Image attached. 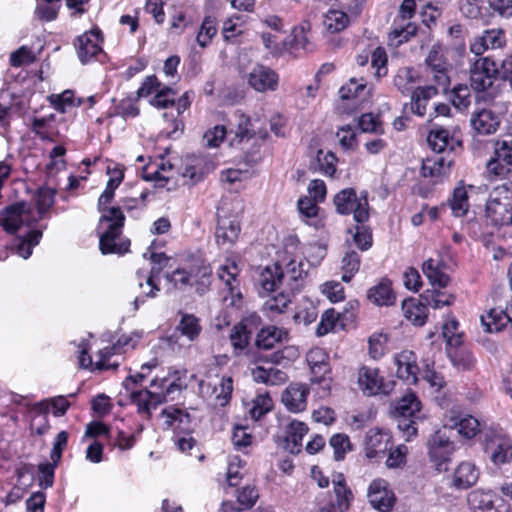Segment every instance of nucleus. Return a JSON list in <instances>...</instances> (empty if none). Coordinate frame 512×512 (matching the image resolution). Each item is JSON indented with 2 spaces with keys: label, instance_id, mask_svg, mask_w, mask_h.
I'll use <instances>...</instances> for the list:
<instances>
[{
  "label": "nucleus",
  "instance_id": "1",
  "mask_svg": "<svg viewBox=\"0 0 512 512\" xmlns=\"http://www.w3.org/2000/svg\"><path fill=\"white\" fill-rule=\"evenodd\" d=\"M499 80V65L491 57H480L470 65L469 81L474 91L485 92L490 98H494L498 92Z\"/></svg>",
  "mask_w": 512,
  "mask_h": 512
},
{
  "label": "nucleus",
  "instance_id": "2",
  "mask_svg": "<svg viewBox=\"0 0 512 512\" xmlns=\"http://www.w3.org/2000/svg\"><path fill=\"white\" fill-rule=\"evenodd\" d=\"M125 216L120 207H110L107 213H104L100 222L109 223L107 230L101 234L99 239V249L102 254H124L129 250L130 241L124 240L120 243L116 239L121 235Z\"/></svg>",
  "mask_w": 512,
  "mask_h": 512
},
{
  "label": "nucleus",
  "instance_id": "3",
  "mask_svg": "<svg viewBox=\"0 0 512 512\" xmlns=\"http://www.w3.org/2000/svg\"><path fill=\"white\" fill-rule=\"evenodd\" d=\"M336 211L342 215L353 214L357 223H364L369 219V204L367 192L357 196L355 189L346 188L338 192L333 199Z\"/></svg>",
  "mask_w": 512,
  "mask_h": 512
},
{
  "label": "nucleus",
  "instance_id": "4",
  "mask_svg": "<svg viewBox=\"0 0 512 512\" xmlns=\"http://www.w3.org/2000/svg\"><path fill=\"white\" fill-rule=\"evenodd\" d=\"M428 455L430 461L435 465L439 472H446L448 470V463L451 461V456L455 451L453 442L450 441L449 436L445 431H436L431 435L427 441Z\"/></svg>",
  "mask_w": 512,
  "mask_h": 512
},
{
  "label": "nucleus",
  "instance_id": "5",
  "mask_svg": "<svg viewBox=\"0 0 512 512\" xmlns=\"http://www.w3.org/2000/svg\"><path fill=\"white\" fill-rule=\"evenodd\" d=\"M486 224L495 228L505 225H512V200L505 196L503 198L490 195L485 206Z\"/></svg>",
  "mask_w": 512,
  "mask_h": 512
},
{
  "label": "nucleus",
  "instance_id": "6",
  "mask_svg": "<svg viewBox=\"0 0 512 512\" xmlns=\"http://www.w3.org/2000/svg\"><path fill=\"white\" fill-rule=\"evenodd\" d=\"M484 452L494 465H502L512 460V443L501 434H485Z\"/></svg>",
  "mask_w": 512,
  "mask_h": 512
},
{
  "label": "nucleus",
  "instance_id": "7",
  "mask_svg": "<svg viewBox=\"0 0 512 512\" xmlns=\"http://www.w3.org/2000/svg\"><path fill=\"white\" fill-rule=\"evenodd\" d=\"M487 170L497 177H505L512 172V141L496 142L494 157L488 161Z\"/></svg>",
  "mask_w": 512,
  "mask_h": 512
},
{
  "label": "nucleus",
  "instance_id": "8",
  "mask_svg": "<svg viewBox=\"0 0 512 512\" xmlns=\"http://www.w3.org/2000/svg\"><path fill=\"white\" fill-rule=\"evenodd\" d=\"M103 42L102 32L94 28L77 37V55L79 60L86 64L92 58L102 52L101 43Z\"/></svg>",
  "mask_w": 512,
  "mask_h": 512
},
{
  "label": "nucleus",
  "instance_id": "9",
  "mask_svg": "<svg viewBox=\"0 0 512 512\" xmlns=\"http://www.w3.org/2000/svg\"><path fill=\"white\" fill-rule=\"evenodd\" d=\"M368 499L373 508L380 512H390L394 502V493L387 488L386 481L377 479L368 488Z\"/></svg>",
  "mask_w": 512,
  "mask_h": 512
},
{
  "label": "nucleus",
  "instance_id": "10",
  "mask_svg": "<svg viewBox=\"0 0 512 512\" xmlns=\"http://www.w3.org/2000/svg\"><path fill=\"white\" fill-rule=\"evenodd\" d=\"M248 83L257 92L275 91L278 75L270 67L258 64L249 72Z\"/></svg>",
  "mask_w": 512,
  "mask_h": 512
},
{
  "label": "nucleus",
  "instance_id": "11",
  "mask_svg": "<svg viewBox=\"0 0 512 512\" xmlns=\"http://www.w3.org/2000/svg\"><path fill=\"white\" fill-rule=\"evenodd\" d=\"M26 202H16L3 209L0 217V224L9 234H15L24 224L23 215L30 213Z\"/></svg>",
  "mask_w": 512,
  "mask_h": 512
},
{
  "label": "nucleus",
  "instance_id": "12",
  "mask_svg": "<svg viewBox=\"0 0 512 512\" xmlns=\"http://www.w3.org/2000/svg\"><path fill=\"white\" fill-rule=\"evenodd\" d=\"M308 394L305 384L292 383L283 392L281 400L289 411L297 413L306 409Z\"/></svg>",
  "mask_w": 512,
  "mask_h": 512
},
{
  "label": "nucleus",
  "instance_id": "13",
  "mask_svg": "<svg viewBox=\"0 0 512 512\" xmlns=\"http://www.w3.org/2000/svg\"><path fill=\"white\" fill-rule=\"evenodd\" d=\"M425 63L431 69L434 82L444 90L447 89L450 84V78L448 76V64L438 49L435 47L431 48Z\"/></svg>",
  "mask_w": 512,
  "mask_h": 512
},
{
  "label": "nucleus",
  "instance_id": "14",
  "mask_svg": "<svg viewBox=\"0 0 512 512\" xmlns=\"http://www.w3.org/2000/svg\"><path fill=\"white\" fill-rule=\"evenodd\" d=\"M470 123L477 133L489 135L499 128L500 116L490 109H481L472 114Z\"/></svg>",
  "mask_w": 512,
  "mask_h": 512
},
{
  "label": "nucleus",
  "instance_id": "15",
  "mask_svg": "<svg viewBox=\"0 0 512 512\" xmlns=\"http://www.w3.org/2000/svg\"><path fill=\"white\" fill-rule=\"evenodd\" d=\"M507 323L512 324V300L509 307L492 308L486 316H481V324L489 333L501 331Z\"/></svg>",
  "mask_w": 512,
  "mask_h": 512
},
{
  "label": "nucleus",
  "instance_id": "16",
  "mask_svg": "<svg viewBox=\"0 0 512 512\" xmlns=\"http://www.w3.org/2000/svg\"><path fill=\"white\" fill-rule=\"evenodd\" d=\"M505 43L504 33L500 29L485 30L481 36L475 38L470 46L475 55L483 54L487 49L500 48Z\"/></svg>",
  "mask_w": 512,
  "mask_h": 512
},
{
  "label": "nucleus",
  "instance_id": "17",
  "mask_svg": "<svg viewBox=\"0 0 512 512\" xmlns=\"http://www.w3.org/2000/svg\"><path fill=\"white\" fill-rule=\"evenodd\" d=\"M479 478V470L477 467L469 461L460 463L453 474V486L457 489H468L476 482Z\"/></svg>",
  "mask_w": 512,
  "mask_h": 512
},
{
  "label": "nucleus",
  "instance_id": "18",
  "mask_svg": "<svg viewBox=\"0 0 512 512\" xmlns=\"http://www.w3.org/2000/svg\"><path fill=\"white\" fill-rule=\"evenodd\" d=\"M240 233V224L236 220H219L215 232L216 242L221 247H230L238 239Z\"/></svg>",
  "mask_w": 512,
  "mask_h": 512
},
{
  "label": "nucleus",
  "instance_id": "19",
  "mask_svg": "<svg viewBox=\"0 0 512 512\" xmlns=\"http://www.w3.org/2000/svg\"><path fill=\"white\" fill-rule=\"evenodd\" d=\"M308 432L305 423L292 421L288 424L285 436V449L291 454H298L301 451L303 436Z\"/></svg>",
  "mask_w": 512,
  "mask_h": 512
},
{
  "label": "nucleus",
  "instance_id": "20",
  "mask_svg": "<svg viewBox=\"0 0 512 512\" xmlns=\"http://www.w3.org/2000/svg\"><path fill=\"white\" fill-rule=\"evenodd\" d=\"M402 310L405 318L412 324L416 326H422L425 324L428 316V309L425 301L422 300L420 302L413 298L403 300Z\"/></svg>",
  "mask_w": 512,
  "mask_h": 512
},
{
  "label": "nucleus",
  "instance_id": "21",
  "mask_svg": "<svg viewBox=\"0 0 512 512\" xmlns=\"http://www.w3.org/2000/svg\"><path fill=\"white\" fill-rule=\"evenodd\" d=\"M452 164V159L443 154H437L426 158L421 167V173L424 177H435L445 175Z\"/></svg>",
  "mask_w": 512,
  "mask_h": 512
},
{
  "label": "nucleus",
  "instance_id": "22",
  "mask_svg": "<svg viewBox=\"0 0 512 512\" xmlns=\"http://www.w3.org/2000/svg\"><path fill=\"white\" fill-rule=\"evenodd\" d=\"M358 382L368 395H376L379 392L386 393L382 386V378L375 368L362 367L359 371Z\"/></svg>",
  "mask_w": 512,
  "mask_h": 512
},
{
  "label": "nucleus",
  "instance_id": "23",
  "mask_svg": "<svg viewBox=\"0 0 512 512\" xmlns=\"http://www.w3.org/2000/svg\"><path fill=\"white\" fill-rule=\"evenodd\" d=\"M287 338V332L276 326L262 328L256 337L255 345L259 349L270 350L276 343H281Z\"/></svg>",
  "mask_w": 512,
  "mask_h": 512
},
{
  "label": "nucleus",
  "instance_id": "24",
  "mask_svg": "<svg viewBox=\"0 0 512 512\" xmlns=\"http://www.w3.org/2000/svg\"><path fill=\"white\" fill-rule=\"evenodd\" d=\"M429 147L437 154H443L447 148L453 150V138L447 129L435 127L431 129L427 137Z\"/></svg>",
  "mask_w": 512,
  "mask_h": 512
},
{
  "label": "nucleus",
  "instance_id": "25",
  "mask_svg": "<svg viewBox=\"0 0 512 512\" xmlns=\"http://www.w3.org/2000/svg\"><path fill=\"white\" fill-rule=\"evenodd\" d=\"M437 93V88L432 85L416 88L411 95L412 112L418 116H424L428 101Z\"/></svg>",
  "mask_w": 512,
  "mask_h": 512
},
{
  "label": "nucleus",
  "instance_id": "26",
  "mask_svg": "<svg viewBox=\"0 0 512 512\" xmlns=\"http://www.w3.org/2000/svg\"><path fill=\"white\" fill-rule=\"evenodd\" d=\"M367 296L372 303L378 306L392 305L395 301V295L389 280H382L378 285L370 288Z\"/></svg>",
  "mask_w": 512,
  "mask_h": 512
},
{
  "label": "nucleus",
  "instance_id": "27",
  "mask_svg": "<svg viewBox=\"0 0 512 512\" xmlns=\"http://www.w3.org/2000/svg\"><path fill=\"white\" fill-rule=\"evenodd\" d=\"M327 359V354L321 348L311 349L307 353V362L310 366L313 377L330 373V367Z\"/></svg>",
  "mask_w": 512,
  "mask_h": 512
},
{
  "label": "nucleus",
  "instance_id": "28",
  "mask_svg": "<svg viewBox=\"0 0 512 512\" xmlns=\"http://www.w3.org/2000/svg\"><path fill=\"white\" fill-rule=\"evenodd\" d=\"M162 415L166 417L165 422L168 426H174L178 423V429L182 431L189 430L188 426L191 423V416L189 413L175 407H169L162 411Z\"/></svg>",
  "mask_w": 512,
  "mask_h": 512
},
{
  "label": "nucleus",
  "instance_id": "29",
  "mask_svg": "<svg viewBox=\"0 0 512 512\" xmlns=\"http://www.w3.org/2000/svg\"><path fill=\"white\" fill-rule=\"evenodd\" d=\"M421 404L414 393L404 395L395 405V415L416 416L420 412Z\"/></svg>",
  "mask_w": 512,
  "mask_h": 512
},
{
  "label": "nucleus",
  "instance_id": "30",
  "mask_svg": "<svg viewBox=\"0 0 512 512\" xmlns=\"http://www.w3.org/2000/svg\"><path fill=\"white\" fill-rule=\"evenodd\" d=\"M56 190L50 187L38 188L35 200L39 218H44L49 209L54 205Z\"/></svg>",
  "mask_w": 512,
  "mask_h": 512
},
{
  "label": "nucleus",
  "instance_id": "31",
  "mask_svg": "<svg viewBox=\"0 0 512 512\" xmlns=\"http://www.w3.org/2000/svg\"><path fill=\"white\" fill-rule=\"evenodd\" d=\"M467 501L473 512H485L494 503L493 494L490 491L484 492L482 490L470 492Z\"/></svg>",
  "mask_w": 512,
  "mask_h": 512
},
{
  "label": "nucleus",
  "instance_id": "32",
  "mask_svg": "<svg viewBox=\"0 0 512 512\" xmlns=\"http://www.w3.org/2000/svg\"><path fill=\"white\" fill-rule=\"evenodd\" d=\"M448 202L454 216H464L469 207L466 189L463 186L456 187L453 191L452 198L449 199Z\"/></svg>",
  "mask_w": 512,
  "mask_h": 512
},
{
  "label": "nucleus",
  "instance_id": "33",
  "mask_svg": "<svg viewBox=\"0 0 512 512\" xmlns=\"http://www.w3.org/2000/svg\"><path fill=\"white\" fill-rule=\"evenodd\" d=\"M284 275L278 264L267 267L261 275V285L265 291L272 292L282 282Z\"/></svg>",
  "mask_w": 512,
  "mask_h": 512
},
{
  "label": "nucleus",
  "instance_id": "34",
  "mask_svg": "<svg viewBox=\"0 0 512 512\" xmlns=\"http://www.w3.org/2000/svg\"><path fill=\"white\" fill-rule=\"evenodd\" d=\"M250 335L251 331L248 330L244 321L235 325L230 333V341L234 349L243 351L249 344Z\"/></svg>",
  "mask_w": 512,
  "mask_h": 512
},
{
  "label": "nucleus",
  "instance_id": "35",
  "mask_svg": "<svg viewBox=\"0 0 512 512\" xmlns=\"http://www.w3.org/2000/svg\"><path fill=\"white\" fill-rule=\"evenodd\" d=\"M177 329L191 341L198 338L201 332L199 320L193 314H183Z\"/></svg>",
  "mask_w": 512,
  "mask_h": 512
},
{
  "label": "nucleus",
  "instance_id": "36",
  "mask_svg": "<svg viewBox=\"0 0 512 512\" xmlns=\"http://www.w3.org/2000/svg\"><path fill=\"white\" fill-rule=\"evenodd\" d=\"M397 365L396 374L397 377L410 383H416L417 381V365L410 362L405 355L395 358Z\"/></svg>",
  "mask_w": 512,
  "mask_h": 512
},
{
  "label": "nucleus",
  "instance_id": "37",
  "mask_svg": "<svg viewBox=\"0 0 512 512\" xmlns=\"http://www.w3.org/2000/svg\"><path fill=\"white\" fill-rule=\"evenodd\" d=\"M216 18L212 16H206L199 28L196 40L199 46L205 48L211 42L212 38L217 33Z\"/></svg>",
  "mask_w": 512,
  "mask_h": 512
},
{
  "label": "nucleus",
  "instance_id": "38",
  "mask_svg": "<svg viewBox=\"0 0 512 512\" xmlns=\"http://www.w3.org/2000/svg\"><path fill=\"white\" fill-rule=\"evenodd\" d=\"M416 82L414 70L409 67L398 69L393 79L394 86L402 93L406 94L411 91L412 85Z\"/></svg>",
  "mask_w": 512,
  "mask_h": 512
},
{
  "label": "nucleus",
  "instance_id": "39",
  "mask_svg": "<svg viewBox=\"0 0 512 512\" xmlns=\"http://www.w3.org/2000/svg\"><path fill=\"white\" fill-rule=\"evenodd\" d=\"M41 237V230H32L28 232V234L24 238L20 239L17 245L18 255L21 256L23 259L29 258L32 254L33 247L39 244Z\"/></svg>",
  "mask_w": 512,
  "mask_h": 512
},
{
  "label": "nucleus",
  "instance_id": "40",
  "mask_svg": "<svg viewBox=\"0 0 512 512\" xmlns=\"http://www.w3.org/2000/svg\"><path fill=\"white\" fill-rule=\"evenodd\" d=\"M348 21L349 18L346 13L331 10L326 14L323 24L329 32L336 33L345 29L348 25Z\"/></svg>",
  "mask_w": 512,
  "mask_h": 512
},
{
  "label": "nucleus",
  "instance_id": "41",
  "mask_svg": "<svg viewBox=\"0 0 512 512\" xmlns=\"http://www.w3.org/2000/svg\"><path fill=\"white\" fill-rule=\"evenodd\" d=\"M359 268L360 257L358 253L353 250L346 252L342 259V280L344 282H349Z\"/></svg>",
  "mask_w": 512,
  "mask_h": 512
},
{
  "label": "nucleus",
  "instance_id": "42",
  "mask_svg": "<svg viewBox=\"0 0 512 512\" xmlns=\"http://www.w3.org/2000/svg\"><path fill=\"white\" fill-rule=\"evenodd\" d=\"M273 408V401L271 397L265 394H259L253 400V406L250 409V415L254 420H259L263 415L271 411Z\"/></svg>",
  "mask_w": 512,
  "mask_h": 512
},
{
  "label": "nucleus",
  "instance_id": "43",
  "mask_svg": "<svg viewBox=\"0 0 512 512\" xmlns=\"http://www.w3.org/2000/svg\"><path fill=\"white\" fill-rule=\"evenodd\" d=\"M259 498L257 489L254 486L243 487L237 495V502L241 506L239 510L252 508Z\"/></svg>",
  "mask_w": 512,
  "mask_h": 512
},
{
  "label": "nucleus",
  "instance_id": "44",
  "mask_svg": "<svg viewBox=\"0 0 512 512\" xmlns=\"http://www.w3.org/2000/svg\"><path fill=\"white\" fill-rule=\"evenodd\" d=\"M36 61V57L27 46H21L10 55V65L13 67H21L29 65Z\"/></svg>",
  "mask_w": 512,
  "mask_h": 512
},
{
  "label": "nucleus",
  "instance_id": "45",
  "mask_svg": "<svg viewBox=\"0 0 512 512\" xmlns=\"http://www.w3.org/2000/svg\"><path fill=\"white\" fill-rule=\"evenodd\" d=\"M358 126L365 133H383L382 123L378 116L372 113L363 114L358 121Z\"/></svg>",
  "mask_w": 512,
  "mask_h": 512
},
{
  "label": "nucleus",
  "instance_id": "46",
  "mask_svg": "<svg viewBox=\"0 0 512 512\" xmlns=\"http://www.w3.org/2000/svg\"><path fill=\"white\" fill-rule=\"evenodd\" d=\"M334 450V459L340 461L344 459L347 450L350 449L349 438L345 434H335L329 441Z\"/></svg>",
  "mask_w": 512,
  "mask_h": 512
},
{
  "label": "nucleus",
  "instance_id": "47",
  "mask_svg": "<svg viewBox=\"0 0 512 512\" xmlns=\"http://www.w3.org/2000/svg\"><path fill=\"white\" fill-rule=\"evenodd\" d=\"M440 295L441 293L438 290H427L421 295V300L425 301L427 305H431L434 309L449 306L455 300L454 295H448L446 299H440Z\"/></svg>",
  "mask_w": 512,
  "mask_h": 512
},
{
  "label": "nucleus",
  "instance_id": "48",
  "mask_svg": "<svg viewBox=\"0 0 512 512\" xmlns=\"http://www.w3.org/2000/svg\"><path fill=\"white\" fill-rule=\"evenodd\" d=\"M452 103L460 110L466 109L470 105V89L467 85L459 84L453 88Z\"/></svg>",
  "mask_w": 512,
  "mask_h": 512
},
{
  "label": "nucleus",
  "instance_id": "49",
  "mask_svg": "<svg viewBox=\"0 0 512 512\" xmlns=\"http://www.w3.org/2000/svg\"><path fill=\"white\" fill-rule=\"evenodd\" d=\"M336 501L332 504L333 508H336L339 512H345L350 507V502L353 498L351 490L347 486H340L334 490Z\"/></svg>",
  "mask_w": 512,
  "mask_h": 512
},
{
  "label": "nucleus",
  "instance_id": "50",
  "mask_svg": "<svg viewBox=\"0 0 512 512\" xmlns=\"http://www.w3.org/2000/svg\"><path fill=\"white\" fill-rule=\"evenodd\" d=\"M212 270L210 266L203 265L198 268L197 273L193 274L196 278V291L198 294L203 295L208 290L211 283Z\"/></svg>",
  "mask_w": 512,
  "mask_h": 512
},
{
  "label": "nucleus",
  "instance_id": "51",
  "mask_svg": "<svg viewBox=\"0 0 512 512\" xmlns=\"http://www.w3.org/2000/svg\"><path fill=\"white\" fill-rule=\"evenodd\" d=\"M233 391V381L231 377H222L219 386L214 388L216 398L220 401L221 406H225L230 398Z\"/></svg>",
  "mask_w": 512,
  "mask_h": 512
},
{
  "label": "nucleus",
  "instance_id": "52",
  "mask_svg": "<svg viewBox=\"0 0 512 512\" xmlns=\"http://www.w3.org/2000/svg\"><path fill=\"white\" fill-rule=\"evenodd\" d=\"M458 433L466 438H472L479 432L480 423L473 416H467L457 424Z\"/></svg>",
  "mask_w": 512,
  "mask_h": 512
},
{
  "label": "nucleus",
  "instance_id": "53",
  "mask_svg": "<svg viewBox=\"0 0 512 512\" xmlns=\"http://www.w3.org/2000/svg\"><path fill=\"white\" fill-rule=\"evenodd\" d=\"M387 55L383 48H376L371 55V65L376 69L375 75L380 78L381 76L386 75L387 69Z\"/></svg>",
  "mask_w": 512,
  "mask_h": 512
},
{
  "label": "nucleus",
  "instance_id": "54",
  "mask_svg": "<svg viewBox=\"0 0 512 512\" xmlns=\"http://www.w3.org/2000/svg\"><path fill=\"white\" fill-rule=\"evenodd\" d=\"M322 154L323 152L320 150L317 156L319 169L325 175L333 176L336 172V157L332 152H328L323 156Z\"/></svg>",
  "mask_w": 512,
  "mask_h": 512
},
{
  "label": "nucleus",
  "instance_id": "55",
  "mask_svg": "<svg viewBox=\"0 0 512 512\" xmlns=\"http://www.w3.org/2000/svg\"><path fill=\"white\" fill-rule=\"evenodd\" d=\"M395 417L398 429L404 433L407 440L417 434V428L415 427L416 422L414 420L416 416L395 415Z\"/></svg>",
  "mask_w": 512,
  "mask_h": 512
},
{
  "label": "nucleus",
  "instance_id": "56",
  "mask_svg": "<svg viewBox=\"0 0 512 512\" xmlns=\"http://www.w3.org/2000/svg\"><path fill=\"white\" fill-rule=\"evenodd\" d=\"M57 464L54 462L52 463H42L39 465V485L46 489L48 487H51L53 485L54 481V469Z\"/></svg>",
  "mask_w": 512,
  "mask_h": 512
},
{
  "label": "nucleus",
  "instance_id": "57",
  "mask_svg": "<svg viewBox=\"0 0 512 512\" xmlns=\"http://www.w3.org/2000/svg\"><path fill=\"white\" fill-rule=\"evenodd\" d=\"M131 402L136 404L138 407L139 413H146L148 417H150V409H151V400L145 396V389L138 391L130 392Z\"/></svg>",
  "mask_w": 512,
  "mask_h": 512
},
{
  "label": "nucleus",
  "instance_id": "58",
  "mask_svg": "<svg viewBox=\"0 0 512 512\" xmlns=\"http://www.w3.org/2000/svg\"><path fill=\"white\" fill-rule=\"evenodd\" d=\"M219 278L225 282L226 286L229 287L230 291H234V287L232 282L236 281V277L238 275V266L235 262H232L230 265H224L220 267L218 272Z\"/></svg>",
  "mask_w": 512,
  "mask_h": 512
},
{
  "label": "nucleus",
  "instance_id": "59",
  "mask_svg": "<svg viewBox=\"0 0 512 512\" xmlns=\"http://www.w3.org/2000/svg\"><path fill=\"white\" fill-rule=\"evenodd\" d=\"M226 135L225 126L217 125L213 129L208 130L203 139L206 141L208 147H217L223 141Z\"/></svg>",
  "mask_w": 512,
  "mask_h": 512
},
{
  "label": "nucleus",
  "instance_id": "60",
  "mask_svg": "<svg viewBox=\"0 0 512 512\" xmlns=\"http://www.w3.org/2000/svg\"><path fill=\"white\" fill-rule=\"evenodd\" d=\"M366 88V83H357L356 79L352 78L350 82L342 86L339 90L340 98L343 100H347L350 98H355Z\"/></svg>",
  "mask_w": 512,
  "mask_h": 512
},
{
  "label": "nucleus",
  "instance_id": "61",
  "mask_svg": "<svg viewBox=\"0 0 512 512\" xmlns=\"http://www.w3.org/2000/svg\"><path fill=\"white\" fill-rule=\"evenodd\" d=\"M68 442V433L66 431H61L57 434L52 451L50 453V458L52 462L57 464L61 459L63 449L66 447Z\"/></svg>",
  "mask_w": 512,
  "mask_h": 512
},
{
  "label": "nucleus",
  "instance_id": "62",
  "mask_svg": "<svg viewBox=\"0 0 512 512\" xmlns=\"http://www.w3.org/2000/svg\"><path fill=\"white\" fill-rule=\"evenodd\" d=\"M354 241L359 249L365 251L372 245V235L366 226H357Z\"/></svg>",
  "mask_w": 512,
  "mask_h": 512
},
{
  "label": "nucleus",
  "instance_id": "63",
  "mask_svg": "<svg viewBox=\"0 0 512 512\" xmlns=\"http://www.w3.org/2000/svg\"><path fill=\"white\" fill-rule=\"evenodd\" d=\"M169 94H174L171 88H165L157 92V94L150 100L151 105L157 108H168L175 105L173 98H169Z\"/></svg>",
  "mask_w": 512,
  "mask_h": 512
},
{
  "label": "nucleus",
  "instance_id": "64",
  "mask_svg": "<svg viewBox=\"0 0 512 512\" xmlns=\"http://www.w3.org/2000/svg\"><path fill=\"white\" fill-rule=\"evenodd\" d=\"M457 327L458 322L455 319L443 325V336L450 346H459L461 344V337L459 334H456Z\"/></svg>",
  "mask_w": 512,
  "mask_h": 512
}]
</instances>
